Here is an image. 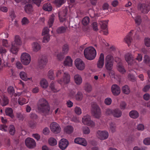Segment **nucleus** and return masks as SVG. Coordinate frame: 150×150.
<instances>
[{
	"label": "nucleus",
	"instance_id": "27",
	"mask_svg": "<svg viewBox=\"0 0 150 150\" xmlns=\"http://www.w3.org/2000/svg\"><path fill=\"white\" fill-rule=\"evenodd\" d=\"M2 100L1 105L3 106H6L8 104L9 100L7 96L4 95H2L1 96Z\"/></svg>",
	"mask_w": 150,
	"mask_h": 150
},
{
	"label": "nucleus",
	"instance_id": "42",
	"mask_svg": "<svg viewBox=\"0 0 150 150\" xmlns=\"http://www.w3.org/2000/svg\"><path fill=\"white\" fill-rule=\"evenodd\" d=\"M15 129L14 126L13 125L10 126L9 127L8 132L9 134L11 135H13L15 133Z\"/></svg>",
	"mask_w": 150,
	"mask_h": 150
},
{
	"label": "nucleus",
	"instance_id": "51",
	"mask_svg": "<svg viewBox=\"0 0 150 150\" xmlns=\"http://www.w3.org/2000/svg\"><path fill=\"white\" fill-rule=\"evenodd\" d=\"M48 76L49 78L51 80H53L54 79V74L52 70H51L48 71Z\"/></svg>",
	"mask_w": 150,
	"mask_h": 150
},
{
	"label": "nucleus",
	"instance_id": "16",
	"mask_svg": "<svg viewBox=\"0 0 150 150\" xmlns=\"http://www.w3.org/2000/svg\"><path fill=\"white\" fill-rule=\"evenodd\" d=\"M125 60L129 64H131L133 63L134 58L132 55L129 53H127L125 55Z\"/></svg>",
	"mask_w": 150,
	"mask_h": 150
},
{
	"label": "nucleus",
	"instance_id": "50",
	"mask_svg": "<svg viewBox=\"0 0 150 150\" xmlns=\"http://www.w3.org/2000/svg\"><path fill=\"white\" fill-rule=\"evenodd\" d=\"M134 20L136 24L138 25H140L142 22L141 17L139 16H137L135 17Z\"/></svg>",
	"mask_w": 150,
	"mask_h": 150
},
{
	"label": "nucleus",
	"instance_id": "25",
	"mask_svg": "<svg viewBox=\"0 0 150 150\" xmlns=\"http://www.w3.org/2000/svg\"><path fill=\"white\" fill-rule=\"evenodd\" d=\"M62 81L65 83H68L70 81V76L68 73H64Z\"/></svg>",
	"mask_w": 150,
	"mask_h": 150
},
{
	"label": "nucleus",
	"instance_id": "59",
	"mask_svg": "<svg viewBox=\"0 0 150 150\" xmlns=\"http://www.w3.org/2000/svg\"><path fill=\"white\" fill-rule=\"evenodd\" d=\"M143 143L145 145H150V138H145L143 140Z\"/></svg>",
	"mask_w": 150,
	"mask_h": 150
},
{
	"label": "nucleus",
	"instance_id": "31",
	"mask_svg": "<svg viewBox=\"0 0 150 150\" xmlns=\"http://www.w3.org/2000/svg\"><path fill=\"white\" fill-rule=\"evenodd\" d=\"M130 117L133 119H136L139 116L138 112L136 110H132L129 113Z\"/></svg>",
	"mask_w": 150,
	"mask_h": 150
},
{
	"label": "nucleus",
	"instance_id": "23",
	"mask_svg": "<svg viewBox=\"0 0 150 150\" xmlns=\"http://www.w3.org/2000/svg\"><path fill=\"white\" fill-rule=\"evenodd\" d=\"M75 82L77 85H80L82 82V79L81 76L78 74H76L74 76Z\"/></svg>",
	"mask_w": 150,
	"mask_h": 150
},
{
	"label": "nucleus",
	"instance_id": "14",
	"mask_svg": "<svg viewBox=\"0 0 150 150\" xmlns=\"http://www.w3.org/2000/svg\"><path fill=\"white\" fill-rule=\"evenodd\" d=\"M111 89L112 94L115 96H118L120 93V88L117 84H115L112 85Z\"/></svg>",
	"mask_w": 150,
	"mask_h": 150
},
{
	"label": "nucleus",
	"instance_id": "45",
	"mask_svg": "<svg viewBox=\"0 0 150 150\" xmlns=\"http://www.w3.org/2000/svg\"><path fill=\"white\" fill-rule=\"evenodd\" d=\"M90 19L88 17H84L82 19V23L84 25H87L89 23Z\"/></svg>",
	"mask_w": 150,
	"mask_h": 150
},
{
	"label": "nucleus",
	"instance_id": "43",
	"mask_svg": "<svg viewBox=\"0 0 150 150\" xmlns=\"http://www.w3.org/2000/svg\"><path fill=\"white\" fill-rule=\"evenodd\" d=\"M52 91L54 92H57L59 90V89L55 87L54 83L52 81L50 84V86Z\"/></svg>",
	"mask_w": 150,
	"mask_h": 150
},
{
	"label": "nucleus",
	"instance_id": "19",
	"mask_svg": "<svg viewBox=\"0 0 150 150\" xmlns=\"http://www.w3.org/2000/svg\"><path fill=\"white\" fill-rule=\"evenodd\" d=\"M24 10L28 14H31L33 12V6L31 4H26L24 6Z\"/></svg>",
	"mask_w": 150,
	"mask_h": 150
},
{
	"label": "nucleus",
	"instance_id": "7",
	"mask_svg": "<svg viewBox=\"0 0 150 150\" xmlns=\"http://www.w3.org/2000/svg\"><path fill=\"white\" fill-rule=\"evenodd\" d=\"M82 122L85 125L91 126V127H93L95 126V123L91 120V117L89 115L84 116L82 119Z\"/></svg>",
	"mask_w": 150,
	"mask_h": 150
},
{
	"label": "nucleus",
	"instance_id": "58",
	"mask_svg": "<svg viewBox=\"0 0 150 150\" xmlns=\"http://www.w3.org/2000/svg\"><path fill=\"white\" fill-rule=\"evenodd\" d=\"M23 25H25L28 24L29 23L28 19L24 17L22 20L21 21Z\"/></svg>",
	"mask_w": 150,
	"mask_h": 150
},
{
	"label": "nucleus",
	"instance_id": "47",
	"mask_svg": "<svg viewBox=\"0 0 150 150\" xmlns=\"http://www.w3.org/2000/svg\"><path fill=\"white\" fill-rule=\"evenodd\" d=\"M65 1V0H55L54 1V3L57 6L59 7L64 4Z\"/></svg>",
	"mask_w": 150,
	"mask_h": 150
},
{
	"label": "nucleus",
	"instance_id": "48",
	"mask_svg": "<svg viewBox=\"0 0 150 150\" xmlns=\"http://www.w3.org/2000/svg\"><path fill=\"white\" fill-rule=\"evenodd\" d=\"M28 125L30 128L34 129L36 127V123L34 121L30 120L28 122Z\"/></svg>",
	"mask_w": 150,
	"mask_h": 150
},
{
	"label": "nucleus",
	"instance_id": "30",
	"mask_svg": "<svg viewBox=\"0 0 150 150\" xmlns=\"http://www.w3.org/2000/svg\"><path fill=\"white\" fill-rule=\"evenodd\" d=\"M6 115L9 116L12 118H13L14 116L13 114V110L11 108H8L5 110Z\"/></svg>",
	"mask_w": 150,
	"mask_h": 150
},
{
	"label": "nucleus",
	"instance_id": "63",
	"mask_svg": "<svg viewBox=\"0 0 150 150\" xmlns=\"http://www.w3.org/2000/svg\"><path fill=\"white\" fill-rule=\"evenodd\" d=\"M145 44L148 47H150V39L147 38L145 39Z\"/></svg>",
	"mask_w": 150,
	"mask_h": 150
},
{
	"label": "nucleus",
	"instance_id": "5",
	"mask_svg": "<svg viewBox=\"0 0 150 150\" xmlns=\"http://www.w3.org/2000/svg\"><path fill=\"white\" fill-rule=\"evenodd\" d=\"M21 60L23 64L25 65H28L31 60L30 55L26 53H23L21 56Z\"/></svg>",
	"mask_w": 150,
	"mask_h": 150
},
{
	"label": "nucleus",
	"instance_id": "1",
	"mask_svg": "<svg viewBox=\"0 0 150 150\" xmlns=\"http://www.w3.org/2000/svg\"><path fill=\"white\" fill-rule=\"evenodd\" d=\"M37 107L38 110L46 115L48 114L50 109L48 101L44 98H41L39 100Z\"/></svg>",
	"mask_w": 150,
	"mask_h": 150
},
{
	"label": "nucleus",
	"instance_id": "52",
	"mask_svg": "<svg viewBox=\"0 0 150 150\" xmlns=\"http://www.w3.org/2000/svg\"><path fill=\"white\" fill-rule=\"evenodd\" d=\"M18 102L21 105H23L26 103V99L23 98H19L18 100Z\"/></svg>",
	"mask_w": 150,
	"mask_h": 150
},
{
	"label": "nucleus",
	"instance_id": "9",
	"mask_svg": "<svg viewBox=\"0 0 150 150\" xmlns=\"http://www.w3.org/2000/svg\"><path fill=\"white\" fill-rule=\"evenodd\" d=\"M51 131L55 134H57L60 132V128L59 125L55 122H52L50 125Z\"/></svg>",
	"mask_w": 150,
	"mask_h": 150
},
{
	"label": "nucleus",
	"instance_id": "56",
	"mask_svg": "<svg viewBox=\"0 0 150 150\" xmlns=\"http://www.w3.org/2000/svg\"><path fill=\"white\" fill-rule=\"evenodd\" d=\"M74 110L75 113L78 115H80L81 113V110L79 107H75Z\"/></svg>",
	"mask_w": 150,
	"mask_h": 150
},
{
	"label": "nucleus",
	"instance_id": "38",
	"mask_svg": "<svg viewBox=\"0 0 150 150\" xmlns=\"http://www.w3.org/2000/svg\"><path fill=\"white\" fill-rule=\"evenodd\" d=\"M108 20L101 21L100 23L101 29L103 30H106L107 29V24L108 23Z\"/></svg>",
	"mask_w": 150,
	"mask_h": 150
},
{
	"label": "nucleus",
	"instance_id": "6",
	"mask_svg": "<svg viewBox=\"0 0 150 150\" xmlns=\"http://www.w3.org/2000/svg\"><path fill=\"white\" fill-rule=\"evenodd\" d=\"M138 8L143 13H148L150 10V4L140 3L138 5Z\"/></svg>",
	"mask_w": 150,
	"mask_h": 150
},
{
	"label": "nucleus",
	"instance_id": "22",
	"mask_svg": "<svg viewBox=\"0 0 150 150\" xmlns=\"http://www.w3.org/2000/svg\"><path fill=\"white\" fill-rule=\"evenodd\" d=\"M117 68L118 71L121 74H124L126 72L125 69L123 65V63H119L117 64Z\"/></svg>",
	"mask_w": 150,
	"mask_h": 150
},
{
	"label": "nucleus",
	"instance_id": "33",
	"mask_svg": "<svg viewBox=\"0 0 150 150\" xmlns=\"http://www.w3.org/2000/svg\"><path fill=\"white\" fill-rule=\"evenodd\" d=\"M48 83L47 81L44 79H42L40 81V85L43 88H46L48 86Z\"/></svg>",
	"mask_w": 150,
	"mask_h": 150
},
{
	"label": "nucleus",
	"instance_id": "41",
	"mask_svg": "<svg viewBox=\"0 0 150 150\" xmlns=\"http://www.w3.org/2000/svg\"><path fill=\"white\" fill-rule=\"evenodd\" d=\"M54 15L53 14H52L50 16L48 22L50 28L52 27L53 25L54 21Z\"/></svg>",
	"mask_w": 150,
	"mask_h": 150
},
{
	"label": "nucleus",
	"instance_id": "21",
	"mask_svg": "<svg viewBox=\"0 0 150 150\" xmlns=\"http://www.w3.org/2000/svg\"><path fill=\"white\" fill-rule=\"evenodd\" d=\"M132 35V32L131 31L125 39V41L128 44V46L132 41V38L131 37Z\"/></svg>",
	"mask_w": 150,
	"mask_h": 150
},
{
	"label": "nucleus",
	"instance_id": "39",
	"mask_svg": "<svg viewBox=\"0 0 150 150\" xmlns=\"http://www.w3.org/2000/svg\"><path fill=\"white\" fill-rule=\"evenodd\" d=\"M83 97L82 93L80 91H78L75 96L76 100L77 101L81 100Z\"/></svg>",
	"mask_w": 150,
	"mask_h": 150
},
{
	"label": "nucleus",
	"instance_id": "24",
	"mask_svg": "<svg viewBox=\"0 0 150 150\" xmlns=\"http://www.w3.org/2000/svg\"><path fill=\"white\" fill-rule=\"evenodd\" d=\"M42 8L45 11H51L52 10V7L51 4L50 3H47L43 5Z\"/></svg>",
	"mask_w": 150,
	"mask_h": 150
},
{
	"label": "nucleus",
	"instance_id": "57",
	"mask_svg": "<svg viewBox=\"0 0 150 150\" xmlns=\"http://www.w3.org/2000/svg\"><path fill=\"white\" fill-rule=\"evenodd\" d=\"M49 30L47 27L45 28L43 30L42 33V35H49Z\"/></svg>",
	"mask_w": 150,
	"mask_h": 150
},
{
	"label": "nucleus",
	"instance_id": "10",
	"mask_svg": "<svg viewBox=\"0 0 150 150\" xmlns=\"http://www.w3.org/2000/svg\"><path fill=\"white\" fill-rule=\"evenodd\" d=\"M75 64L77 69L80 70H83L85 67L84 63L79 58H77L75 60Z\"/></svg>",
	"mask_w": 150,
	"mask_h": 150
},
{
	"label": "nucleus",
	"instance_id": "36",
	"mask_svg": "<svg viewBox=\"0 0 150 150\" xmlns=\"http://www.w3.org/2000/svg\"><path fill=\"white\" fill-rule=\"evenodd\" d=\"M122 90L123 93L127 95L129 94L130 91L129 88L127 85L123 86L122 88Z\"/></svg>",
	"mask_w": 150,
	"mask_h": 150
},
{
	"label": "nucleus",
	"instance_id": "17",
	"mask_svg": "<svg viewBox=\"0 0 150 150\" xmlns=\"http://www.w3.org/2000/svg\"><path fill=\"white\" fill-rule=\"evenodd\" d=\"M74 142L75 143L80 144L84 146H86L87 145V143L84 138H76L74 139Z\"/></svg>",
	"mask_w": 150,
	"mask_h": 150
},
{
	"label": "nucleus",
	"instance_id": "62",
	"mask_svg": "<svg viewBox=\"0 0 150 150\" xmlns=\"http://www.w3.org/2000/svg\"><path fill=\"white\" fill-rule=\"evenodd\" d=\"M144 129V126L142 124H139L137 127V129L139 131H143Z\"/></svg>",
	"mask_w": 150,
	"mask_h": 150
},
{
	"label": "nucleus",
	"instance_id": "13",
	"mask_svg": "<svg viewBox=\"0 0 150 150\" xmlns=\"http://www.w3.org/2000/svg\"><path fill=\"white\" fill-rule=\"evenodd\" d=\"M47 62L46 57L45 56H42L38 60V64L40 68L45 67Z\"/></svg>",
	"mask_w": 150,
	"mask_h": 150
},
{
	"label": "nucleus",
	"instance_id": "18",
	"mask_svg": "<svg viewBox=\"0 0 150 150\" xmlns=\"http://www.w3.org/2000/svg\"><path fill=\"white\" fill-rule=\"evenodd\" d=\"M7 93L11 97L14 96V97H16L18 95L17 93H15V90L13 87L10 86L8 87L7 88Z\"/></svg>",
	"mask_w": 150,
	"mask_h": 150
},
{
	"label": "nucleus",
	"instance_id": "26",
	"mask_svg": "<svg viewBox=\"0 0 150 150\" xmlns=\"http://www.w3.org/2000/svg\"><path fill=\"white\" fill-rule=\"evenodd\" d=\"M114 59L112 54H108L105 57V62L114 63Z\"/></svg>",
	"mask_w": 150,
	"mask_h": 150
},
{
	"label": "nucleus",
	"instance_id": "40",
	"mask_svg": "<svg viewBox=\"0 0 150 150\" xmlns=\"http://www.w3.org/2000/svg\"><path fill=\"white\" fill-rule=\"evenodd\" d=\"M69 46L67 44L64 45L62 47V52L63 54H65L68 53L69 50Z\"/></svg>",
	"mask_w": 150,
	"mask_h": 150
},
{
	"label": "nucleus",
	"instance_id": "53",
	"mask_svg": "<svg viewBox=\"0 0 150 150\" xmlns=\"http://www.w3.org/2000/svg\"><path fill=\"white\" fill-rule=\"evenodd\" d=\"M83 134H89L90 130L89 128L87 127H83Z\"/></svg>",
	"mask_w": 150,
	"mask_h": 150
},
{
	"label": "nucleus",
	"instance_id": "64",
	"mask_svg": "<svg viewBox=\"0 0 150 150\" xmlns=\"http://www.w3.org/2000/svg\"><path fill=\"white\" fill-rule=\"evenodd\" d=\"M133 150H146L145 147H139L136 146L134 147Z\"/></svg>",
	"mask_w": 150,
	"mask_h": 150
},
{
	"label": "nucleus",
	"instance_id": "15",
	"mask_svg": "<svg viewBox=\"0 0 150 150\" xmlns=\"http://www.w3.org/2000/svg\"><path fill=\"white\" fill-rule=\"evenodd\" d=\"M104 64V55L101 53L100 55L97 65L98 68L101 69L103 68Z\"/></svg>",
	"mask_w": 150,
	"mask_h": 150
},
{
	"label": "nucleus",
	"instance_id": "60",
	"mask_svg": "<svg viewBox=\"0 0 150 150\" xmlns=\"http://www.w3.org/2000/svg\"><path fill=\"white\" fill-rule=\"evenodd\" d=\"M105 103L107 105H110L112 102V100L110 98H108L105 99Z\"/></svg>",
	"mask_w": 150,
	"mask_h": 150
},
{
	"label": "nucleus",
	"instance_id": "61",
	"mask_svg": "<svg viewBox=\"0 0 150 150\" xmlns=\"http://www.w3.org/2000/svg\"><path fill=\"white\" fill-rule=\"evenodd\" d=\"M150 61V58L147 55H145L144 57V61L146 64H148Z\"/></svg>",
	"mask_w": 150,
	"mask_h": 150
},
{
	"label": "nucleus",
	"instance_id": "3",
	"mask_svg": "<svg viewBox=\"0 0 150 150\" xmlns=\"http://www.w3.org/2000/svg\"><path fill=\"white\" fill-rule=\"evenodd\" d=\"M83 53L85 58L89 60L94 59L96 54V50L92 47L86 48L84 50Z\"/></svg>",
	"mask_w": 150,
	"mask_h": 150
},
{
	"label": "nucleus",
	"instance_id": "46",
	"mask_svg": "<svg viewBox=\"0 0 150 150\" xmlns=\"http://www.w3.org/2000/svg\"><path fill=\"white\" fill-rule=\"evenodd\" d=\"M49 144L52 146L56 145L57 144V141L56 139L53 138H51L48 140Z\"/></svg>",
	"mask_w": 150,
	"mask_h": 150
},
{
	"label": "nucleus",
	"instance_id": "55",
	"mask_svg": "<svg viewBox=\"0 0 150 150\" xmlns=\"http://www.w3.org/2000/svg\"><path fill=\"white\" fill-rule=\"evenodd\" d=\"M44 36L43 38V42L45 43L48 42L50 39L49 35H44Z\"/></svg>",
	"mask_w": 150,
	"mask_h": 150
},
{
	"label": "nucleus",
	"instance_id": "32",
	"mask_svg": "<svg viewBox=\"0 0 150 150\" xmlns=\"http://www.w3.org/2000/svg\"><path fill=\"white\" fill-rule=\"evenodd\" d=\"M21 78L23 80L26 81L28 79L30 80L31 78H28L26 74L24 71H21L19 74Z\"/></svg>",
	"mask_w": 150,
	"mask_h": 150
},
{
	"label": "nucleus",
	"instance_id": "28",
	"mask_svg": "<svg viewBox=\"0 0 150 150\" xmlns=\"http://www.w3.org/2000/svg\"><path fill=\"white\" fill-rule=\"evenodd\" d=\"M64 132L68 134L72 133L74 131V128L71 126H67L64 129Z\"/></svg>",
	"mask_w": 150,
	"mask_h": 150
},
{
	"label": "nucleus",
	"instance_id": "37",
	"mask_svg": "<svg viewBox=\"0 0 150 150\" xmlns=\"http://www.w3.org/2000/svg\"><path fill=\"white\" fill-rule=\"evenodd\" d=\"M84 89L86 92L89 93L92 90V86L90 83H86L84 86Z\"/></svg>",
	"mask_w": 150,
	"mask_h": 150
},
{
	"label": "nucleus",
	"instance_id": "8",
	"mask_svg": "<svg viewBox=\"0 0 150 150\" xmlns=\"http://www.w3.org/2000/svg\"><path fill=\"white\" fill-rule=\"evenodd\" d=\"M25 143L26 146L29 148H33L36 146V142L34 140L30 137L25 139Z\"/></svg>",
	"mask_w": 150,
	"mask_h": 150
},
{
	"label": "nucleus",
	"instance_id": "4",
	"mask_svg": "<svg viewBox=\"0 0 150 150\" xmlns=\"http://www.w3.org/2000/svg\"><path fill=\"white\" fill-rule=\"evenodd\" d=\"M91 111L92 114L96 118L99 119L101 117V109L99 106L96 103H93L91 105Z\"/></svg>",
	"mask_w": 150,
	"mask_h": 150
},
{
	"label": "nucleus",
	"instance_id": "29",
	"mask_svg": "<svg viewBox=\"0 0 150 150\" xmlns=\"http://www.w3.org/2000/svg\"><path fill=\"white\" fill-rule=\"evenodd\" d=\"M33 51L35 52H37L41 48L40 45L37 42H33L32 45Z\"/></svg>",
	"mask_w": 150,
	"mask_h": 150
},
{
	"label": "nucleus",
	"instance_id": "54",
	"mask_svg": "<svg viewBox=\"0 0 150 150\" xmlns=\"http://www.w3.org/2000/svg\"><path fill=\"white\" fill-rule=\"evenodd\" d=\"M127 104L124 101H121L120 105V108L122 110H124L125 109Z\"/></svg>",
	"mask_w": 150,
	"mask_h": 150
},
{
	"label": "nucleus",
	"instance_id": "35",
	"mask_svg": "<svg viewBox=\"0 0 150 150\" xmlns=\"http://www.w3.org/2000/svg\"><path fill=\"white\" fill-rule=\"evenodd\" d=\"M67 28L64 26H61L58 28L56 30V32L58 34H61L65 32Z\"/></svg>",
	"mask_w": 150,
	"mask_h": 150
},
{
	"label": "nucleus",
	"instance_id": "11",
	"mask_svg": "<svg viewBox=\"0 0 150 150\" xmlns=\"http://www.w3.org/2000/svg\"><path fill=\"white\" fill-rule=\"evenodd\" d=\"M97 135L98 138L101 140H105L108 138L109 136L108 132L106 131H97Z\"/></svg>",
	"mask_w": 150,
	"mask_h": 150
},
{
	"label": "nucleus",
	"instance_id": "34",
	"mask_svg": "<svg viewBox=\"0 0 150 150\" xmlns=\"http://www.w3.org/2000/svg\"><path fill=\"white\" fill-rule=\"evenodd\" d=\"M72 61L70 57L67 56L64 63L65 65L71 66L72 65Z\"/></svg>",
	"mask_w": 150,
	"mask_h": 150
},
{
	"label": "nucleus",
	"instance_id": "44",
	"mask_svg": "<svg viewBox=\"0 0 150 150\" xmlns=\"http://www.w3.org/2000/svg\"><path fill=\"white\" fill-rule=\"evenodd\" d=\"M113 63L105 62V66L107 70L111 71L112 68Z\"/></svg>",
	"mask_w": 150,
	"mask_h": 150
},
{
	"label": "nucleus",
	"instance_id": "20",
	"mask_svg": "<svg viewBox=\"0 0 150 150\" xmlns=\"http://www.w3.org/2000/svg\"><path fill=\"white\" fill-rule=\"evenodd\" d=\"M112 115L114 117L119 118L120 117L122 114V112L119 109H116L113 110Z\"/></svg>",
	"mask_w": 150,
	"mask_h": 150
},
{
	"label": "nucleus",
	"instance_id": "12",
	"mask_svg": "<svg viewBox=\"0 0 150 150\" xmlns=\"http://www.w3.org/2000/svg\"><path fill=\"white\" fill-rule=\"evenodd\" d=\"M69 144L68 141L65 139H61L59 143V147L62 150L65 149Z\"/></svg>",
	"mask_w": 150,
	"mask_h": 150
},
{
	"label": "nucleus",
	"instance_id": "49",
	"mask_svg": "<svg viewBox=\"0 0 150 150\" xmlns=\"http://www.w3.org/2000/svg\"><path fill=\"white\" fill-rule=\"evenodd\" d=\"M116 126L115 124L111 123L110 125V131L112 133L116 131Z\"/></svg>",
	"mask_w": 150,
	"mask_h": 150
},
{
	"label": "nucleus",
	"instance_id": "2",
	"mask_svg": "<svg viewBox=\"0 0 150 150\" xmlns=\"http://www.w3.org/2000/svg\"><path fill=\"white\" fill-rule=\"evenodd\" d=\"M22 43L20 37L18 35L15 36L14 40L11 43L12 46L10 50L11 52L16 54L18 51V47L22 45Z\"/></svg>",
	"mask_w": 150,
	"mask_h": 150
}]
</instances>
